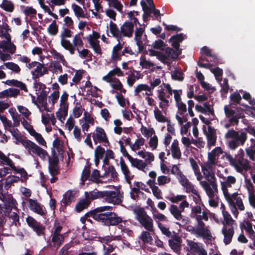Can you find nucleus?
Listing matches in <instances>:
<instances>
[{
	"mask_svg": "<svg viewBox=\"0 0 255 255\" xmlns=\"http://www.w3.org/2000/svg\"><path fill=\"white\" fill-rule=\"evenodd\" d=\"M0 120L5 130L8 131L16 140V143H20L23 139L19 130L14 128L13 124L5 116L0 115Z\"/></svg>",
	"mask_w": 255,
	"mask_h": 255,
	"instance_id": "nucleus-10",
	"label": "nucleus"
},
{
	"mask_svg": "<svg viewBox=\"0 0 255 255\" xmlns=\"http://www.w3.org/2000/svg\"><path fill=\"white\" fill-rule=\"evenodd\" d=\"M217 176L222 179L220 181V185L223 196L234 218L237 219L239 215V211H244L245 210V205L243 201L244 196H242L238 192L233 193L232 191L233 186L237 182V179L233 175L225 177L221 173H217Z\"/></svg>",
	"mask_w": 255,
	"mask_h": 255,
	"instance_id": "nucleus-1",
	"label": "nucleus"
},
{
	"mask_svg": "<svg viewBox=\"0 0 255 255\" xmlns=\"http://www.w3.org/2000/svg\"><path fill=\"white\" fill-rule=\"evenodd\" d=\"M62 228L60 226L56 227L54 229L52 238V242L56 248H58L63 242L64 240V236L61 234V231Z\"/></svg>",
	"mask_w": 255,
	"mask_h": 255,
	"instance_id": "nucleus-27",
	"label": "nucleus"
},
{
	"mask_svg": "<svg viewBox=\"0 0 255 255\" xmlns=\"http://www.w3.org/2000/svg\"><path fill=\"white\" fill-rule=\"evenodd\" d=\"M108 216L106 221V225L115 226L122 221L120 217L117 216L115 214L112 212H110V214H109Z\"/></svg>",
	"mask_w": 255,
	"mask_h": 255,
	"instance_id": "nucleus-49",
	"label": "nucleus"
},
{
	"mask_svg": "<svg viewBox=\"0 0 255 255\" xmlns=\"http://www.w3.org/2000/svg\"><path fill=\"white\" fill-rule=\"evenodd\" d=\"M169 211L177 220L180 221L182 219L181 213L183 212L176 205L172 204L169 208Z\"/></svg>",
	"mask_w": 255,
	"mask_h": 255,
	"instance_id": "nucleus-58",
	"label": "nucleus"
},
{
	"mask_svg": "<svg viewBox=\"0 0 255 255\" xmlns=\"http://www.w3.org/2000/svg\"><path fill=\"white\" fill-rule=\"evenodd\" d=\"M111 33L112 35L116 38L118 40L121 39V29H119L117 24L112 21H110L109 27Z\"/></svg>",
	"mask_w": 255,
	"mask_h": 255,
	"instance_id": "nucleus-50",
	"label": "nucleus"
},
{
	"mask_svg": "<svg viewBox=\"0 0 255 255\" xmlns=\"http://www.w3.org/2000/svg\"><path fill=\"white\" fill-rule=\"evenodd\" d=\"M204 174L206 175L207 180H208L207 183L208 184V188H202L205 191L206 195L209 198V204L211 207L216 208L219 205V202L214 199L216 194L218 192V184L217 183V178L213 175Z\"/></svg>",
	"mask_w": 255,
	"mask_h": 255,
	"instance_id": "nucleus-6",
	"label": "nucleus"
},
{
	"mask_svg": "<svg viewBox=\"0 0 255 255\" xmlns=\"http://www.w3.org/2000/svg\"><path fill=\"white\" fill-rule=\"evenodd\" d=\"M186 243L187 245L186 251L192 254H197L205 250V248L201 244L195 242L191 240H186Z\"/></svg>",
	"mask_w": 255,
	"mask_h": 255,
	"instance_id": "nucleus-25",
	"label": "nucleus"
},
{
	"mask_svg": "<svg viewBox=\"0 0 255 255\" xmlns=\"http://www.w3.org/2000/svg\"><path fill=\"white\" fill-rule=\"evenodd\" d=\"M26 68L30 70L35 68L34 70L31 72V74L34 78H37L41 77L44 74L47 73L46 67L43 64L37 61H32L26 66Z\"/></svg>",
	"mask_w": 255,
	"mask_h": 255,
	"instance_id": "nucleus-14",
	"label": "nucleus"
},
{
	"mask_svg": "<svg viewBox=\"0 0 255 255\" xmlns=\"http://www.w3.org/2000/svg\"><path fill=\"white\" fill-rule=\"evenodd\" d=\"M148 176L151 179L148 180L146 183L151 190L153 195L157 199H162V191L155 182V178L157 177L156 172L154 171H151L149 172Z\"/></svg>",
	"mask_w": 255,
	"mask_h": 255,
	"instance_id": "nucleus-12",
	"label": "nucleus"
},
{
	"mask_svg": "<svg viewBox=\"0 0 255 255\" xmlns=\"http://www.w3.org/2000/svg\"><path fill=\"white\" fill-rule=\"evenodd\" d=\"M197 238H202L210 240L212 238V234L208 226L202 221L197 222L196 226V236Z\"/></svg>",
	"mask_w": 255,
	"mask_h": 255,
	"instance_id": "nucleus-19",
	"label": "nucleus"
},
{
	"mask_svg": "<svg viewBox=\"0 0 255 255\" xmlns=\"http://www.w3.org/2000/svg\"><path fill=\"white\" fill-rule=\"evenodd\" d=\"M137 155L144 159V162L148 165L152 163L154 160V154L145 150H141L137 152Z\"/></svg>",
	"mask_w": 255,
	"mask_h": 255,
	"instance_id": "nucleus-40",
	"label": "nucleus"
},
{
	"mask_svg": "<svg viewBox=\"0 0 255 255\" xmlns=\"http://www.w3.org/2000/svg\"><path fill=\"white\" fill-rule=\"evenodd\" d=\"M20 178L18 176H14V175H9L6 177L5 179V181L4 183V188L6 190L12 186L13 185L14 183H17L18 181L20 180Z\"/></svg>",
	"mask_w": 255,
	"mask_h": 255,
	"instance_id": "nucleus-60",
	"label": "nucleus"
},
{
	"mask_svg": "<svg viewBox=\"0 0 255 255\" xmlns=\"http://www.w3.org/2000/svg\"><path fill=\"white\" fill-rule=\"evenodd\" d=\"M151 232L148 231H143L139 236V239L144 244L151 245L152 243V238L150 234Z\"/></svg>",
	"mask_w": 255,
	"mask_h": 255,
	"instance_id": "nucleus-53",
	"label": "nucleus"
},
{
	"mask_svg": "<svg viewBox=\"0 0 255 255\" xmlns=\"http://www.w3.org/2000/svg\"><path fill=\"white\" fill-rule=\"evenodd\" d=\"M100 37V34L95 31H93L92 33L87 37L88 42L91 47L96 53L99 55L102 54V49L99 40Z\"/></svg>",
	"mask_w": 255,
	"mask_h": 255,
	"instance_id": "nucleus-16",
	"label": "nucleus"
},
{
	"mask_svg": "<svg viewBox=\"0 0 255 255\" xmlns=\"http://www.w3.org/2000/svg\"><path fill=\"white\" fill-rule=\"evenodd\" d=\"M170 150L171 156L173 159H179L181 157L182 153L179 146V142L177 139H174L171 144Z\"/></svg>",
	"mask_w": 255,
	"mask_h": 255,
	"instance_id": "nucleus-36",
	"label": "nucleus"
},
{
	"mask_svg": "<svg viewBox=\"0 0 255 255\" xmlns=\"http://www.w3.org/2000/svg\"><path fill=\"white\" fill-rule=\"evenodd\" d=\"M134 29L132 22H126L121 26V39L123 37H131Z\"/></svg>",
	"mask_w": 255,
	"mask_h": 255,
	"instance_id": "nucleus-32",
	"label": "nucleus"
},
{
	"mask_svg": "<svg viewBox=\"0 0 255 255\" xmlns=\"http://www.w3.org/2000/svg\"><path fill=\"white\" fill-rule=\"evenodd\" d=\"M224 152L222 148L220 146L215 147L210 152L208 153L207 160L204 162L200 165L201 171L196 161L192 157L189 159L192 169L196 176V180L199 181V184L202 188H208V184L206 176L204 174L213 175L215 176V169L219 162L220 155Z\"/></svg>",
	"mask_w": 255,
	"mask_h": 255,
	"instance_id": "nucleus-2",
	"label": "nucleus"
},
{
	"mask_svg": "<svg viewBox=\"0 0 255 255\" xmlns=\"http://www.w3.org/2000/svg\"><path fill=\"white\" fill-rule=\"evenodd\" d=\"M129 161L132 167L144 172L146 171L147 165L142 160L131 157Z\"/></svg>",
	"mask_w": 255,
	"mask_h": 255,
	"instance_id": "nucleus-42",
	"label": "nucleus"
},
{
	"mask_svg": "<svg viewBox=\"0 0 255 255\" xmlns=\"http://www.w3.org/2000/svg\"><path fill=\"white\" fill-rule=\"evenodd\" d=\"M46 93L44 92H42L41 94L37 96V102H33V103L36 105L41 112L43 110L47 112L49 111L46 100Z\"/></svg>",
	"mask_w": 255,
	"mask_h": 255,
	"instance_id": "nucleus-35",
	"label": "nucleus"
},
{
	"mask_svg": "<svg viewBox=\"0 0 255 255\" xmlns=\"http://www.w3.org/2000/svg\"><path fill=\"white\" fill-rule=\"evenodd\" d=\"M107 211H111V207L107 206L97 208L91 213V216L93 219L102 222L106 225V221L109 217V214H102L101 213Z\"/></svg>",
	"mask_w": 255,
	"mask_h": 255,
	"instance_id": "nucleus-17",
	"label": "nucleus"
},
{
	"mask_svg": "<svg viewBox=\"0 0 255 255\" xmlns=\"http://www.w3.org/2000/svg\"><path fill=\"white\" fill-rule=\"evenodd\" d=\"M71 7L74 11V14L78 18L87 17L83 9L79 5L74 3L72 4Z\"/></svg>",
	"mask_w": 255,
	"mask_h": 255,
	"instance_id": "nucleus-59",
	"label": "nucleus"
},
{
	"mask_svg": "<svg viewBox=\"0 0 255 255\" xmlns=\"http://www.w3.org/2000/svg\"><path fill=\"white\" fill-rule=\"evenodd\" d=\"M119 164L121 171L124 176L126 181L128 184H130L131 180L134 176L132 174L128 166L126 163L123 157L120 158Z\"/></svg>",
	"mask_w": 255,
	"mask_h": 255,
	"instance_id": "nucleus-29",
	"label": "nucleus"
},
{
	"mask_svg": "<svg viewBox=\"0 0 255 255\" xmlns=\"http://www.w3.org/2000/svg\"><path fill=\"white\" fill-rule=\"evenodd\" d=\"M223 236V242L226 245L230 244L235 234V227L223 226L221 230Z\"/></svg>",
	"mask_w": 255,
	"mask_h": 255,
	"instance_id": "nucleus-26",
	"label": "nucleus"
},
{
	"mask_svg": "<svg viewBox=\"0 0 255 255\" xmlns=\"http://www.w3.org/2000/svg\"><path fill=\"white\" fill-rule=\"evenodd\" d=\"M12 210H9L8 212L5 213L8 214V216L9 220H11V225L14 224L15 226H17V224L19 222V210L17 209H13Z\"/></svg>",
	"mask_w": 255,
	"mask_h": 255,
	"instance_id": "nucleus-47",
	"label": "nucleus"
},
{
	"mask_svg": "<svg viewBox=\"0 0 255 255\" xmlns=\"http://www.w3.org/2000/svg\"><path fill=\"white\" fill-rule=\"evenodd\" d=\"M153 113L155 119L158 122L164 123L168 122V119L157 107L154 108Z\"/></svg>",
	"mask_w": 255,
	"mask_h": 255,
	"instance_id": "nucleus-56",
	"label": "nucleus"
},
{
	"mask_svg": "<svg viewBox=\"0 0 255 255\" xmlns=\"http://www.w3.org/2000/svg\"><path fill=\"white\" fill-rule=\"evenodd\" d=\"M176 119L180 126V134L181 135H187L191 127V123L188 121L187 114H181L179 113H177Z\"/></svg>",
	"mask_w": 255,
	"mask_h": 255,
	"instance_id": "nucleus-15",
	"label": "nucleus"
},
{
	"mask_svg": "<svg viewBox=\"0 0 255 255\" xmlns=\"http://www.w3.org/2000/svg\"><path fill=\"white\" fill-rule=\"evenodd\" d=\"M31 120L29 118L28 119H20V123L22 124L23 128L28 132L30 135L33 136L36 142L44 147H47V143L42 135L37 132L33 128V126L30 123Z\"/></svg>",
	"mask_w": 255,
	"mask_h": 255,
	"instance_id": "nucleus-9",
	"label": "nucleus"
},
{
	"mask_svg": "<svg viewBox=\"0 0 255 255\" xmlns=\"http://www.w3.org/2000/svg\"><path fill=\"white\" fill-rule=\"evenodd\" d=\"M104 191H99L97 190L92 191L90 192H86L85 195L88 199H90V202L91 200L97 199L100 198H103Z\"/></svg>",
	"mask_w": 255,
	"mask_h": 255,
	"instance_id": "nucleus-51",
	"label": "nucleus"
},
{
	"mask_svg": "<svg viewBox=\"0 0 255 255\" xmlns=\"http://www.w3.org/2000/svg\"><path fill=\"white\" fill-rule=\"evenodd\" d=\"M84 111L85 109L81 104L77 102L75 104L74 107L72 110V115L74 118L78 119L82 116Z\"/></svg>",
	"mask_w": 255,
	"mask_h": 255,
	"instance_id": "nucleus-54",
	"label": "nucleus"
},
{
	"mask_svg": "<svg viewBox=\"0 0 255 255\" xmlns=\"http://www.w3.org/2000/svg\"><path fill=\"white\" fill-rule=\"evenodd\" d=\"M49 170L52 176H54L58 174V167L57 161L55 159H49Z\"/></svg>",
	"mask_w": 255,
	"mask_h": 255,
	"instance_id": "nucleus-63",
	"label": "nucleus"
},
{
	"mask_svg": "<svg viewBox=\"0 0 255 255\" xmlns=\"http://www.w3.org/2000/svg\"><path fill=\"white\" fill-rule=\"evenodd\" d=\"M1 200L4 202L6 212H8L9 210L17 209L18 204L11 194H8L3 199Z\"/></svg>",
	"mask_w": 255,
	"mask_h": 255,
	"instance_id": "nucleus-34",
	"label": "nucleus"
},
{
	"mask_svg": "<svg viewBox=\"0 0 255 255\" xmlns=\"http://www.w3.org/2000/svg\"><path fill=\"white\" fill-rule=\"evenodd\" d=\"M141 5L144 12L143 15V19L144 20H145V19L147 18L149 16L151 13H153L154 16H156L157 18H158V16H159V10L156 9L155 8V6L153 2H152V4L149 3L147 4V3L145 1H142L141 2Z\"/></svg>",
	"mask_w": 255,
	"mask_h": 255,
	"instance_id": "nucleus-24",
	"label": "nucleus"
},
{
	"mask_svg": "<svg viewBox=\"0 0 255 255\" xmlns=\"http://www.w3.org/2000/svg\"><path fill=\"white\" fill-rule=\"evenodd\" d=\"M171 181V178L169 176L161 175L157 177L156 183L159 186H165L169 184Z\"/></svg>",
	"mask_w": 255,
	"mask_h": 255,
	"instance_id": "nucleus-57",
	"label": "nucleus"
},
{
	"mask_svg": "<svg viewBox=\"0 0 255 255\" xmlns=\"http://www.w3.org/2000/svg\"><path fill=\"white\" fill-rule=\"evenodd\" d=\"M83 33L81 32L75 34L72 39V43H71V46H68L65 47V50H68L70 54L73 55L75 53L76 50L81 49L84 45V42L82 40V36Z\"/></svg>",
	"mask_w": 255,
	"mask_h": 255,
	"instance_id": "nucleus-18",
	"label": "nucleus"
},
{
	"mask_svg": "<svg viewBox=\"0 0 255 255\" xmlns=\"http://www.w3.org/2000/svg\"><path fill=\"white\" fill-rule=\"evenodd\" d=\"M144 31V29L141 27L136 28L135 31L134 40L139 51H141L143 48V43L141 40V37L143 34Z\"/></svg>",
	"mask_w": 255,
	"mask_h": 255,
	"instance_id": "nucleus-45",
	"label": "nucleus"
},
{
	"mask_svg": "<svg viewBox=\"0 0 255 255\" xmlns=\"http://www.w3.org/2000/svg\"><path fill=\"white\" fill-rule=\"evenodd\" d=\"M133 212L135 215V219L146 230L149 232H153V220L146 214L143 208L135 207L133 209Z\"/></svg>",
	"mask_w": 255,
	"mask_h": 255,
	"instance_id": "nucleus-7",
	"label": "nucleus"
},
{
	"mask_svg": "<svg viewBox=\"0 0 255 255\" xmlns=\"http://www.w3.org/2000/svg\"><path fill=\"white\" fill-rule=\"evenodd\" d=\"M41 121L42 123L46 126L50 123H51L53 125H54L56 122V119L53 114L42 115Z\"/></svg>",
	"mask_w": 255,
	"mask_h": 255,
	"instance_id": "nucleus-62",
	"label": "nucleus"
},
{
	"mask_svg": "<svg viewBox=\"0 0 255 255\" xmlns=\"http://www.w3.org/2000/svg\"><path fill=\"white\" fill-rule=\"evenodd\" d=\"M222 213L223 217L222 221L223 226L234 227V225L235 224V221L230 214L224 208L222 210Z\"/></svg>",
	"mask_w": 255,
	"mask_h": 255,
	"instance_id": "nucleus-41",
	"label": "nucleus"
},
{
	"mask_svg": "<svg viewBox=\"0 0 255 255\" xmlns=\"http://www.w3.org/2000/svg\"><path fill=\"white\" fill-rule=\"evenodd\" d=\"M141 78V74L137 71L131 73L127 77V83L129 87H132L135 82Z\"/></svg>",
	"mask_w": 255,
	"mask_h": 255,
	"instance_id": "nucleus-48",
	"label": "nucleus"
},
{
	"mask_svg": "<svg viewBox=\"0 0 255 255\" xmlns=\"http://www.w3.org/2000/svg\"><path fill=\"white\" fill-rule=\"evenodd\" d=\"M253 183L255 184V174L251 175ZM245 187L248 192V199L251 207L255 209V186L250 180H245Z\"/></svg>",
	"mask_w": 255,
	"mask_h": 255,
	"instance_id": "nucleus-13",
	"label": "nucleus"
},
{
	"mask_svg": "<svg viewBox=\"0 0 255 255\" xmlns=\"http://www.w3.org/2000/svg\"><path fill=\"white\" fill-rule=\"evenodd\" d=\"M122 77L124 76V72L119 67H116L115 69L110 71L107 74L102 77V80L110 83V86L113 88L111 92L114 94L115 90L120 91L125 93L126 90L123 88V85L120 80L117 78L115 76Z\"/></svg>",
	"mask_w": 255,
	"mask_h": 255,
	"instance_id": "nucleus-5",
	"label": "nucleus"
},
{
	"mask_svg": "<svg viewBox=\"0 0 255 255\" xmlns=\"http://www.w3.org/2000/svg\"><path fill=\"white\" fill-rule=\"evenodd\" d=\"M103 198L107 202L114 205L119 204L122 202V196L118 190L104 191Z\"/></svg>",
	"mask_w": 255,
	"mask_h": 255,
	"instance_id": "nucleus-20",
	"label": "nucleus"
},
{
	"mask_svg": "<svg viewBox=\"0 0 255 255\" xmlns=\"http://www.w3.org/2000/svg\"><path fill=\"white\" fill-rule=\"evenodd\" d=\"M72 32L67 28H64L60 34V44L65 49L68 46H71V42L67 38L72 36Z\"/></svg>",
	"mask_w": 255,
	"mask_h": 255,
	"instance_id": "nucleus-31",
	"label": "nucleus"
},
{
	"mask_svg": "<svg viewBox=\"0 0 255 255\" xmlns=\"http://www.w3.org/2000/svg\"><path fill=\"white\" fill-rule=\"evenodd\" d=\"M5 68L16 74H19L21 71V68L19 65L12 62H4L2 65L0 66V69H4Z\"/></svg>",
	"mask_w": 255,
	"mask_h": 255,
	"instance_id": "nucleus-43",
	"label": "nucleus"
},
{
	"mask_svg": "<svg viewBox=\"0 0 255 255\" xmlns=\"http://www.w3.org/2000/svg\"><path fill=\"white\" fill-rule=\"evenodd\" d=\"M157 92L158 94L157 97L160 101L159 107L164 111L168 106L169 100L166 98V94L164 91V89L162 85L159 87V89L157 90Z\"/></svg>",
	"mask_w": 255,
	"mask_h": 255,
	"instance_id": "nucleus-33",
	"label": "nucleus"
},
{
	"mask_svg": "<svg viewBox=\"0 0 255 255\" xmlns=\"http://www.w3.org/2000/svg\"><path fill=\"white\" fill-rule=\"evenodd\" d=\"M225 139L227 141L228 147L231 150H235L240 145L243 146L248 138L247 132L229 129L225 134Z\"/></svg>",
	"mask_w": 255,
	"mask_h": 255,
	"instance_id": "nucleus-4",
	"label": "nucleus"
},
{
	"mask_svg": "<svg viewBox=\"0 0 255 255\" xmlns=\"http://www.w3.org/2000/svg\"><path fill=\"white\" fill-rule=\"evenodd\" d=\"M203 132L206 136L207 143V147L210 148L212 146H215L217 141L216 130L211 126H208L207 129L204 127Z\"/></svg>",
	"mask_w": 255,
	"mask_h": 255,
	"instance_id": "nucleus-21",
	"label": "nucleus"
},
{
	"mask_svg": "<svg viewBox=\"0 0 255 255\" xmlns=\"http://www.w3.org/2000/svg\"><path fill=\"white\" fill-rule=\"evenodd\" d=\"M75 192L72 190L67 191L63 195L62 203L67 205L73 201L76 197Z\"/></svg>",
	"mask_w": 255,
	"mask_h": 255,
	"instance_id": "nucleus-52",
	"label": "nucleus"
},
{
	"mask_svg": "<svg viewBox=\"0 0 255 255\" xmlns=\"http://www.w3.org/2000/svg\"><path fill=\"white\" fill-rule=\"evenodd\" d=\"M28 225L37 233L38 235L43 234L44 228L42 225L35 220L33 218L28 217L26 218Z\"/></svg>",
	"mask_w": 255,
	"mask_h": 255,
	"instance_id": "nucleus-39",
	"label": "nucleus"
},
{
	"mask_svg": "<svg viewBox=\"0 0 255 255\" xmlns=\"http://www.w3.org/2000/svg\"><path fill=\"white\" fill-rule=\"evenodd\" d=\"M93 137L95 141L103 143L104 145L109 144V140L105 130L101 127H97L93 133Z\"/></svg>",
	"mask_w": 255,
	"mask_h": 255,
	"instance_id": "nucleus-23",
	"label": "nucleus"
},
{
	"mask_svg": "<svg viewBox=\"0 0 255 255\" xmlns=\"http://www.w3.org/2000/svg\"><path fill=\"white\" fill-rule=\"evenodd\" d=\"M171 173L176 176L179 182L186 177L176 165H173L172 166Z\"/></svg>",
	"mask_w": 255,
	"mask_h": 255,
	"instance_id": "nucleus-64",
	"label": "nucleus"
},
{
	"mask_svg": "<svg viewBox=\"0 0 255 255\" xmlns=\"http://www.w3.org/2000/svg\"><path fill=\"white\" fill-rule=\"evenodd\" d=\"M123 48V44L118 40V44L115 45L112 50L111 55V60L114 61H117L121 59V51Z\"/></svg>",
	"mask_w": 255,
	"mask_h": 255,
	"instance_id": "nucleus-46",
	"label": "nucleus"
},
{
	"mask_svg": "<svg viewBox=\"0 0 255 255\" xmlns=\"http://www.w3.org/2000/svg\"><path fill=\"white\" fill-rule=\"evenodd\" d=\"M191 216L192 218H195L197 222L202 221L203 220L207 221L209 218L207 213L198 205L192 208Z\"/></svg>",
	"mask_w": 255,
	"mask_h": 255,
	"instance_id": "nucleus-22",
	"label": "nucleus"
},
{
	"mask_svg": "<svg viewBox=\"0 0 255 255\" xmlns=\"http://www.w3.org/2000/svg\"><path fill=\"white\" fill-rule=\"evenodd\" d=\"M0 48L12 54L16 51V46L11 42L10 37L9 39L1 40L0 42Z\"/></svg>",
	"mask_w": 255,
	"mask_h": 255,
	"instance_id": "nucleus-37",
	"label": "nucleus"
},
{
	"mask_svg": "<svg viewBox=\"0 0 255 255\" xmlns=\"http://www.w3.org/2000/svg\"><path fill=\"white\" fill-rule=\"evenodd\" d=\"M8 112L11 117V119L13 121V124L14 126L17 127L20 124V115L18 114L16 110L14 108H10L8 110Z\"/></svg>",
	"mask_w": 255,
	"mask_h": 255,
	"instance_id": "nucleus-61",
	"label": "nucleus"
},
{
	"mask_svg": "<svg viewBox=\"0 0 255 255\" xmlns=\"http://www.w3.org/2000/svg\"><path fill=\"white\" fill-rule=\"evenodd\" d=\"M28 225L37 233L38 235L43 234L44 228L42 225L35 220L33 218L28 217L26 218Z\"/></svg>",
	"mask_w": 255,
	"mask_h": 255,
	"instance_id": "nucleus-38",
	"label": "nucleus"
},
{
	"mask_svg": "<svg viewBox=\"0 0 255 255\" xmlns=\"http://www.w3.org/2000/svg\"><path fill=\"white\" fill-rule=\"evenodd\" d=\"M169 246L175 253H179L181 248L182 240L178 234H174L168 241Z\"/></svg>",
	"mask_w": 255,
	"mask_h": 255,
	"instance_id": "nucleus-30",
	"label": "nucleus"
},
{
	"mask_svg": "<svg viewBox=\"0 0 255 255\" xmlns=\"http://www.w3.org/2000/svg\"><path fill=\"white\" fill-rule=\"evenodd\" d=\"M27 201L28 206L30 210L40 215L46 214V210L45 208L38 203L36 200L29 199Z\"/></svg>",
	"mask_w": 255,
	"mask_h": 255,
	"instance_id": "nucleus-28",
	"label": "nucleus"
},
{
	"mask_svg": "<svg viewBox=\"0 0 255 255\" xmlns=\"http://www.w3.org/2000/svg\"><path fill=\"white\" fill-rule=\"evenodd\" d=\"M245 152L242 148H240L237 155L234 157L231 154L225 153V157L229 162L230 165L233 167L236 171L241 174L252 169V166L250 161L244 158Z\"/></svg>",
	"mask_w": 255,
	"mask_h": 255,
	"instance_id": "nucleus-3",
	"label": "nucleus"
},
{
	"mask_svg": "<svg viewBox=\"0 0 255 255\" xmlns=\"http://www.w3.org/2000/svg\"><path fill=\"white\" fill-rule=\"evenodd\" d=\"M0 7L5 11L11 12L14 9V4L10 0H2Z\"/></svg>",
	"mask_w": 255,
	"mask_h": 255,
	"instance_id": "nucleus-55",
	"label": "nucleus"
},
{
	"mask_svg": "<svg viewBox=\"0 0 255 255\" xmlns=\"http://www.w3.org/2000/svg\"><path fill=\"white\" fill-rule=\"evenodd\" d=\"M68 94L64 92L60 97L59 108L56 113L57 118L61 121L64 120L68 114L69 104L67 102Z\"/></svg>",
	"mask_w": 255,
	"mask_h": 255,
	"instance_id": "nucleus-11",
	"label": "nucleus"
},
{
	"mask_svg": "<svg viewBox=\"0 0 255 255\" xmlns=\"http://www.w3.org/2000/svg\"><path fill=\"white\" fill-rule=\"evenodd\" d=\"M30 154H35L42 160H45L49 157L48 152L40 147L35 142L26 139H23L20 142Z\"/></svg>",
	"mask_w": 255,
	"mask_h": 255,
	"instance_id": "nucleus-8",
	"label": "nucleus"
},
{
	"mask_svg": "<svg viewBox=\"0 0 255 255\" xmlns=\"http://www.w3.org/2000/svg\"><path fill=\"white\" fill-rule=\"evenodd\" d=\"M179 182L182 186L183 187L185 192L187 193L191 194L197 190L195 185H193L186 177Z\"/></svg>",
	"mask_w": 255,
	"mask_h": 255,
	"instance_id": "nucleus-44",
	"label": "nucleus"
}]
</instances>
